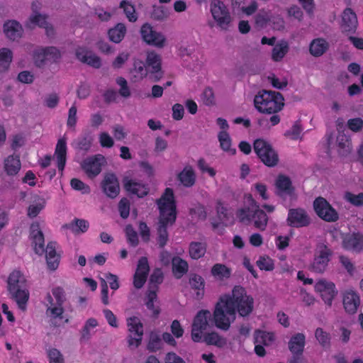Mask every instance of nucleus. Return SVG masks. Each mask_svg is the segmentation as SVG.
I'll use <instances>...</instances> for the list:
<instances>
[{
    "label": "nucleus",
    "mask_w": 363,
    "mask_h": 363,
    "mask_svg": "<svg viewBox=\"0 0 363 363\" xmlns=\"http://www.w3.org/2000/svg\"><path fill=\"white\" fill-rule=\"evenodd\" d=\"M254 309V299L247 294L241 286H235L232 295L220 296L214 307L216 327L224 331L229 330L236 318V312L241 317L249 316Z\"/></svg>",
    "instance_id": "f257e3e1"
},
{
    "label": "nucleus",
    "mask_w": 363,
    "mask_h": 363,
    "mask_svg": "<svg viewBox=\"0 0 363 363\" xmlns=\"http://www.w3.org/2000/svg\"><path fill=\"white\" fill-rule=\"evenodd\" d=\"M156 203L160 211L157 241L159 247L163 248L168 240L167 226L176 220V203L172 189L166 188Z\"/></svg>",
    "instance_id": "f03ea898"
},
{
    "label": "nucleus",
    "mask_w": 363,
    "mask_h": 363,
    "mask_svg": "<svg viewBox=\"0 0 363 363\" xmlns=\"http://www.w3.org/2000/svg\"><path fill=\"white\" fill-rule=\"evenodd\" d=\"M8 290L18 307L25 311L29 299V291L25 277L19 271L12 272L8 278Z\"/></svg>",
    "instance_id": "7ed1b4c3"
},
{
    "label": "nucleus",
    "mask_w": 363,
    "mask_h": 363,
    "mask_svg": "<svg viewBox=\"0 0 363 363\" xmlns=\"http://www.w3.org/2000/svg\"><path fill=\"white\" fill-rule=\"evenodd\" d=\"M284 101V96L281 93L263 89L255 96L254 104L259 112L272 114L283 108Z\"/></svg>",
    "instance_id": "20e7f679"
},
{
    "label": "nucleus",
    "mask_w": 363,
    "mask_h": 363,
    "mask_svg": "<svg viewBox=\"0 0 363 363\" xmlns=\"http://www.w3.org/2000/svg\"><path fill=\"white\" fill-rule=\"evenodd\" d=\"M248 200L250 206L247 208H242L237 211V216L240 222L248 225L254 220L255 226L260 230H265L267 223L268 216L266 213L259 208L257 202L249 196Z\"/></svg>",
    "instance_id": "39448f33"
},
{
    "label": "nucleus",
    "mask_w": 363,
    "mask_h": 363,
    "mask_svg": "<svg viewBox=\"0 0 363 363\" xmlns=\"http://www.w3.org/2000/svg\"><path fill=\"white\" fill-rule=\"evenodd\" d=\"M45 300L46 315L52 319L62 320L65 313L63 305L67 300L64 289L61 286L53 287L51 294H47Z\"/></svg>",
    "instance_id": "423d86ee"
},
{
    "label": "nucleus",
    "mask_w": 363,
    "mask_h": 363,
    "mask_svg": "<svg viewBox=\"0 0 363 363\" xmlns=\"http://www.w3.org/2000/svg\"><path fill=\"white\" fill-rule=\"evenodd\" d=\"M216 326L214 311L213 314L208 310L199 311L194 317L192 328L191 339L195 342H200L202 340V334Z\"/></svg>",
    "instance_id": "0eeeda50"
},
{
    "label": "nucleus",
    "mask_w": 363,
    "mask_h": 363,
    "mask_svg": "<svg viewBox=\"0 0 363 363\" xmlns=\"http://www.w3.org/2000/svg\"><path fill=\"white\" fill-rule=\"evenodd\" d=\"M164 280V274L161 269L156 268L153 270L149 279L148 290L147 293V308L152 311V315L157 318L160 313V309L158 306H155L154 302L157 298V291L159 285L162 283Z\"/></svg>",
    "instance_id": "6e6552de"
},
{
    "label": "nucleus",
    "mask_w": 363,
    "mask_h": 363,
    "mask_svg": "<svg viewBox=\"0 0 363 363\" xmlns=\"http://www.w3.org/2000/svg\"><path fill=\"white\" fill-rule=\"evenodd\" d=\"M255 152L260 160L267 167H275L279 162V156L267 141L259 138L254 141Z\"/></svg>",
    "instance_id": "1a4fd4ad"
},
{
    "label": "nucleus",
    "mask_w": 363,
    "mask_h": 363,
    "mask_svg": "<svg viewBox=\"0 0 363 363\" xmlns=\"http://www.w3.org/2000/svg\"><path fill=\"white\" fill-rule=\"evenodd\" d=\"M210 11L217 26L222 30H227L230 26L232 18L225 4L220 0H212Z\"/></svg>",
    "instance_id": "9d476101"
},
{
    "label": "nucleus",
    "mask_w": 363,
    "mask_h": 363,
    "mask_svg": "<svg viewBox=\"0 0 363 363\" xmlns=\"http://www.w3.org/2000/svg\"><path fill=\"white\" fill-rule=\"evenodd\" d=\"M333 254L332 250L326 245L319 244L313 261L308 269L315 273L323 274L326 270Z\"/></svg>",
    "instance_id": "9b49d317"
},
{
    "label": "nucleus",
    "mask_w": 363,
    "mask_h": 363,
    "mask_svg": "<svg viewBox=\"0 0 363 363\" xmlns=\"http://www.w3.org/2000/svg\"><path fill=\"white\" fill-rule=\"evenodd\" d=\"M313 206L315 213L322 220L333 223L339 219L338 213L325 198L321 196L316 198Z\"/></svg>",
    "instance_id": "f8f14e48"
},
{
    "label": "nucleus",
    "mask_w": 363,
    "mask_h": 363,
    "mask_svg": "<svg viewBox=\"0 0 363 363\" xmlns=\"http://www.w3.org/2000/svg\"><path fill=\"white\" fill-rule=\"evenodd\" d=\"M274 194L283 201L296 199L295 188L292 185L291 179L283 174L279 175L275 181Z\"/></svg>",
    "instance_id": "ddd939ff"
},
{
    "label": "nucleus",
    "mask_w": 363,
    "mask_h": 363,
    "mask_svg": "<svg viewBox=\"0 0 363 363\" xmlns=\"http://www.w3.org/2000/svg\"><path fill=\"white\" fill-rule=\"evenodd\" d=\"M146 64L150 79L154 82H158L163 77L160 55L154 51L149 52L147 55Z\"/></svg>",
    "instance_id": "4468645a"
},
{
    "label": "nucleus",
    "mask_w": 363,
    "mask_h": 363,
    "mask_svg": "<svg viewBox=\"0 0 363 363\" xmlns=\"http://www.w3.org/2000/svg\"><path fill=\"white\" fill-rule=\"evenodd\" d=\"M287 225L293 228H303L308 226L311 218L307 212L301 208H290L286 219Z\"/></svg>",
    "instance_id": "2eb2a0df"
},
{
    "label": "nucleus",
    "mask_w": 363,
    "mask_h": 363,
    "mask_svg": "<svg viewBox=\"0 0 363 363\" xmlns=\"http://www.w3.org/2000/svg\"><path fill=\"white\" fill-rule=\"evenodd\" d=\"M186 288L194 291L192 297L194 300L201 301L205 295V280L199 274L196 273H189L187 274V281Z\"/></svg>",
    "instance_id": "dca6fc26"
},
{
    "label": "nucleus",
    "mask_w": 363,
    "mask_h": 363,
    "mask_svg": "<svg viewBox=\"0 0 363 363\" xmlns=\"http://www.w3.org/2000/svg\"><path fill=\"white\" fill-rule=\"evenodd\" d=\"M142 39L148 45L158 48L164 45L165 38L162 34L155 31L149 23H145L140 28Z\"/></svg>",
    "instance_id": "f3484780"
},
{
    "label": "nucleus",
    "mask_w": 363,
    "mask_h": 363,
    "mask_svg": "<svg viewBox=\"0 0 363 363\" xmlns=\"http://www.w3.org/2000/svg\"><path fill=\"white\" fill-rule=\"evenodd\" d=\"M30 237L35 252L42 255L45 252V238L38 222L31 224Z\"/></svg>",
    "instance_id": "a211bd4d"
},
{
    "label": "nucleus",
    "mask_w": 363,
    "mask_h": 363,
    "mask_svg": "<svg viewBox=\"0 0 363 363\" xmlns=\"http://www.w3.org/2000/svg\"><path fill=\"white\" fill-rule=\"evenodd\" d=\"M104 157L101 155L85 159L82 163V168L89 178H94L101 172V162Z\"/></svg>",
    "instance_id": "6ab92c4d"
},
{
    "label": "nucleus",
    "mask_w": 363,
    "mask_h": 363,
    "mask_svg": "<svg viewBox=\"0 0 363 363\" xmlns=\"http://www.w3.org/2000/svg\"><path fill=\"white\" fill-rule=\"evenodd\" d=\"M358 25L357 17L350 8H346L342 13L341 29L342 32L353 34L356 32Z\"/></svg>",
    "instance_id": "aec40b11"
},
{
    "label": "nucleus",
    "mask_w": 363,
    "mask_h": 363,
    "mask_svg": "<svg viewBox=\"0 0 363 363\" xmlns=\"http://www.w3.org/2000/svg\"><path fill=\"white\" fill-rule=\"evenodd\" d=\"M335 288V286L333 282H328L325 280H320L315 285V291L320 293L323 300L328 306H331L332 301L337 293Z\"/></svg>",
    "instance_id": "412c9836"
},
{
    "label": "nucleus",
    "mask_w": 363,
    "mask_h": 363,
    "mask_svg": "<svg viewBox=\"0 0 363 363\" xmlns=\"http://www.w3.org/2000/svg\"><path fill=\"white\" fill-rule=\"evenodd\" d=\"M101 187L104 194L109 198H116L120 192L119 182L114 174H106L101 182Z\"/></svg>",
    "instance_id": "4be33fe9"
},
{
    "label": "nucleus",
    "mask_w": 363,
    "mask_h": 363,
    "mask_svg": "<svg viewBox=\"0 0 363 363\" xmlns=\"http://www.w3.org/2000/svg\"><path fill=\"white\" fill-rule=\"evenodd\" d=\"M76 57L80 62L94 68L98 69L101 66L100 57L84 48L80 47L76 50Z\"/></svg>",
    "instance_id": "5701e85b"
},
{
    "label": "nucleus",
    "mask_w": 363,
    "mask_h": 363,
    "mask_svg": "<svg viewBox=\"0 0 363 363\" xmlns=\"http://www.w3.org/2000/svg\"><path fill=\"white\" fill-rule=\"evenodd\" d=\"M345 249L360 252L363 250V235L359 233L347 234L342 240Z\"/></svg>",
    "instance_id": "b1692460"
},
{
    "label": "nucleus",
    "mask_w": 363,
    "mask_h": 363,
    "mask_svg": "<svg viewBox=\"0 0 363 363\" xmlns=\"http://www.w3.org/2000/svg\"><path fill=\"white\" fill-rule=\"evenodd\" d=\"M172 259V272L177 279L182 278V257H174L172 258L171 254L163 250L161 252L160 255V260L161 263L164 265H169L170 260Z\"/></svg>",
    "instance_id": "393cba45"
},
{
    "label": "nucleus",
    "mask_w": 363,
    "mask_h": 363,
    "mask_svg": "<svg viewBox=\"0 0 363 363\" xmlns=\"http://www.w3.org/2000/svg\"><path fill=\"white\" fill-rule=\"evenodd\" d=\"M67 142L65 138H60L57 143L54 157L57 161L58 170L62 173L67 161Z\"/></svg>",
    "instance_id": "a878e982"
},
{
    "label": "nucleus",
    "mask_w": 363,
    "mask_h": 363,
    "mask_svg": "<svg viewBox=\"0 0 363 363\" xmlns=\"http://www.w3.org/2000/svg\"><path fill=\"white\" fill-rule=\"evenodd\" d=\"M57 245L56 242L51 241L45 248L47 264L50 270H55L59 266L60 256L56 252Z\"/></svg>",
    "instance_id": "bb28decb"
},
{
    "label": "nucleus",
    "mask_w": 363,
    "mask_h": 363,
    "mask_svg": "<svg viewBox=\"0 0 363 363\" xmlns=\"http://www.w3.org/2000/svg\"><path fill=\"white\" fill-rule=\"evenodd\" d=\"M32 26H38L45 28L48 37L52 36L55 33L53 27L47 21L46 16L41 15L40 13L33 14L30 16L26 26L32 28Z\"/></svg>",
    "instance_id": "cd10ccee"
},
{
    "label": "nucleus",
    "mask_w": 363,
    "mask_h": 363,
    "mask_svg": "<svg viewBox=\"0 0 363 363\" xmlns=\"http://www.w3.org/2000/svg\"><path fill=\"white\" fill-rule=\"evenodd\" d=\"M306 344V337L303 333H298L293 335L289 341V350L293 354L299 357L302 355Z\"/></svg>",
    "instance_id": "c85d7f7f"
},
{
    "label": "nucleus",
    "mask_w": 363,
    "mask_h": 363,
    "mask_svg": "<svg viewBox=\"0 0 363 363\" xmlns=\"http://www.w3.org/2000/svg\"><path fill=\"white\" fill-rule=\"evenodd\" d=\"M4 31L9 39L16 40L21 37L23 28L18 21L11 20L6 21L4 24Z\"/></svg>",
    "instance_id": "c756f323"
},
{
    "label": "nucleus",
    "mask_w": 363,
    "mask_h": 363,
    "mask_svg": "<svg viewBox=\"0 0 363 363\" xmlns=\"http://www.w3.org/2000/svg\"><path fill=\"white\" fill-rule=\"evenodd\" d=\"M360 304L359 296L354 291H347L343 297L344 308L350 314H354L357 312V308Z\"/></svg>",
    "instance_id": "7c9ffc66"
},
{
    "label": "nucleus",
    "mask_w": 363,
    "mask_h": 363,
    "mask_svg": "<svg viewBox=\"0 0 363 363\" xmlns=\"http://www.w3.org/2000/svg\"><path fill=\"white\" fill-rule=\"evenodd\" d=\"M124 186L127 191L137 195L139 198H143L149 193V188L147 184L136 182L132 179L126 181Z\"/></svg>",
    "instance_id": "2f4dec72"
},
{
    "label": "nucleus",
    "mask_w": 363,
    "mask_h": 363,
    "mask_svg": "<svg viewBox=\"0 0 363 363\" xmlns=\"http://www.w3.org/2000/svg\"><path fill=\"white\" fill-rule=\"evenodd\" d=\"M89 227V222L84 219L74 218L72 222L62 226L63 230H69L74 234L86 233Z\"/></svg>",
    "instance_id": "473e14b6"
},
{
    "label": "nucleus",
    "mask_w": 363,
    "mask_h": 363,
    "mask_svg": "<svg viewBox=\"0 0 363 363\" xmlns=\"http://www.w3.org/2000/svg\"><path fill=\"white\" fill-rule=\"evenodd\" d=\"M4 170L7 175L15 176L16 175L21 168V162L18 155H10L4 160Z\"/></svg>",
    "instance_id": "72a5a7b5"
},
{
    "label": "nucleus",
    "mask_w": 363,
    "mask_h": 363,
    "mask_svg": "<svg viewBox=\"0 0 363 363\" xmlns=\"http://www.w3.org/2000/svg\"><path fill=\"white\" fill-rule=\"evenodd\" d=\"M201 342H205L207 345H215L220 348L224 347L227 343L225 338L214 331L203 333Z\"/></svg>",
    "instance_id": "f704fd0d"
},
{
    "label": "nucleus",
    "mask_w": 363,
    "mask_h": 363,
    "mask_svg": "<svg viewBox=\"0 0 363 363\" xmlns=\"http://www.w3.org/2000/svg\"><path fill=\"white\" fill-rule=\"evenodd\" d=\"M337 152L340 157H347L352 151L351 140L344 134H340L336 140Z\"/></svg>",
    "instance_id": "c9c22d12"
},
{
    "label": "nucleus",
    "mask_w": 363,
    "mask_h": 363,
    "mask_svg": "<svg viewBox=\"0 0 363 363\" xmlns=\"http://www.w3.org/2000/svg\"><path fill=\"white\" fill-rule=\"evenodd\" d=\"M216 212L218 219L224 226H228L234 223L235 218L233 214L228 212L227 208L224 207L220 201L217 203Z\"/></svg>",
    "instance_id": "e433bc0d"
},
{
    "label": "nucleus",
    "mask_w": 363,
    "mask_h": 363,
    "mask_svg": "<svg viewBox=\"0 0 363 363\" xmlns=\"http://www.w3.org/2000/svg\"><path fill=\"white\" fill-rule=\"evenodd\" d=\"M126 33V27L122 23H117L113 28L108 31V38L111 41L115 43H121Z\"/></svg>",
    "instance_id": "4c0bfd02"
},
{
    "label": "nucleus",
    "mask_w": 363,
    "mask_h": 363,
    "mask_svg": "<svg viewBox=\"0 0 363 363\" xmlns=\"http://www.w3.org/2000/svg\"><path fill=\"white\" fill-rule=\"evenodd\" d=\"M328 48V44L325 40L318 38L311 43L309 50L313 56L320 57L325 52Z\"/></svg>",
    "instance_id": "58836bf2"
},
{
    "label": "nucleus",
    "mask_w": 363,
    "mask_h": 363,
    "mask_svg": "<svg viewBox=\"0 0 363 363\" xmlns=\"http://www.w3.org/2000/svg\"><path fill=\"white\" fill-rule=\"evenodd\" d=\"M289 49V43L286 40H281L277 45H274L272 52V58L275 62H279L286 55Z\"/></svg>",
    "instance_id": "ea45409f"
},
{
    "label": "nucleus",
    "mask_w": 363,
    "mask_h": 363,
    "mask_svg": "<svg viewBox=\"0 0 363 363\" xmlns=\"http://www.w3.org/2000/svg\"><path fill=\"white\" fill-rule=\"evenodd\" d=\"M315 337L323 348L325 350L330 348L331 335L329 333L321 328H318L315 331Z\"/></svg>",
    "instance_id": "a19ab883"
},
{
    "label": "nucleus",
    "mask_w": 363,
    "mask_h": 363,
    "mask_svg": "<svg viewBox=\"0 0 363 363\" xmlns=\"http://www.w3.org/2000/svg\"><path fill=\"white\" fill-rule=\"evenodd\" d=\"M218 140L220 142V146L221 149L228 152L231 155H235L236 152V150L235 148H231V138L230 135L225 130L220 131L218 135Z\"/></svg>",
    "instance_id": "79ce46f5"
},
{
    "label": "nucleus",
    "mask_w": 363,
    "mask_h": 363,
    "mask_svg": "<svg viewBox=\"0 0 363 363\" xmlns=\"http://www.w3.org/2000/svg\"><path fill=\"white\" fill-rule=\"evenodd\" d=\"M13 53L9 48L0 49V72L7 70L12 62Z\"/></svg>",
    "instance_id": "37998d69"
},
{
    "label": "nucleus",
    "mask_w": 363,
    "mask_h": 363,
    "mask_svg": "<svg viewBox=\"0 0 363 363\" xmlns=\"http://www.w3.org/2000/svg\"><path fill=\"white\" fill-rule=\"evenodd\" d=\"M196 181V175L191 166H186L183 168V186L191 187Z\"/></svg>",
    "instance_id": "c03bdc74"
},
{
    "label": "nucleus",
    "mask_w": 363,
    "mask_h": 363,
    "mask_svg": "<svg viewBox=\"0 0 363 363\" xmlns=\"http://www.w3.org/2000/svg\"><path fill=\"white\" fill-rule=\"evenodd\" d=\"M206 245L199 242H192L189 245V255L192 259H197L205 255Z\"/></svg>",
    "instance_id": "a18cd8bd"
},
{
    "label": "nucleus",
    "mask_w": 363,
    "mask_h": 363,
    "mask_svg": "<svg viewBox=\"0 0 363 363\" xmlns=\"http://www.w3.org/2000/svg\"><path fill=\"white\" fill-rule=\"evenodd\" d=\"M127 325L130 334L143 335V325L138 317L133 316L128 318Z\"/></svg>",
    "instance_id": "49530a36"
},
{
    "label": "nucleus",
    "mask_w": 363,
    "mask_h": 363,
    "mask_svg": "<svg viewBox=\"0 0 363 363\" xmlns=\"http://www.w3.org/2000/svg\"><path fill=\"white\" fill-rule=\"evenodd\" d=\"M120 7L123 9L124 13L130 22H135L138 19L135 13V9L133 5L127 1H122L120 4Z\"/></svg>",
    "instance_id": "de8ad7c7"
},
{
    "label": "nucleus",
    "mask_w": 363,
    "mask_h": 363,
    "mask_svg": "<svg viewBox=\"0 0 363 363\" xmlns=\"http://www.w3.org/2000/svg\"><path fill=\"white\" fill-rule=\"evenodd\" d=\"M211 274L213 276H218L220 279L229 278L231 274V270L223 264H216L211 269Z\"/></svg>",
    "instance_id": "09e8293b"
},
{
    "label": "nucleus",
    "mask_w": 363,
    "mask_h": 363,
    "mask_svg": "<svg viewBox=\"0 0 363 363\" xmlns=\"http://www.w3.org/2000/svg\"><path fill=\"white\" fill-rule=\"evenodd\" d=\"M47 55L46 48L38 49L34 52L33 60L37 67H42L46 64Z\"/></svg>",
    "instance_id": "8fccbe9b"
},
{
    "label": "nucleus",
    "mask_w": 363,
    "mask_h": 363,
    "mask_svg": "<svg viewBox=\"0 0 363 363\" xmlns=\"http://www.w3.org/2000/svg\"><path fill=\"white\" fill-rule=\"evenodd\" d=\"M201 100L204 105L212 106L216 104V99L213 89L208 86L204 89L201 94Z\"/></svg>",
    "instance_id": "3c124183"
},
{
    "label": "nucleus",
    "mask_w": 363,
    "mask_h": 363,
    "mask_svg": "<svg viewBox=\"0 0 363 363\" xmlns=\"http://www.w3.org/2000/svg\"><path fill=\"white\" fill-rule=\"evenodd\" d=\"M189 214L192 218L206 220L207 213L203 205L199 203L189 209Z\"/></svg>",
    "instance_id": "603ef678"
},
{
    "label": "nucleus",
    "mask_w": 363,
    "mask_h": 363,
    "mask_svg": "<svg viewBox=\"0 0 363 363\" xmlns=\"http://www.w3.org/2000/svg\"><path fill=\"white\" fill-rule=\"evenodd\" d=\"M127 240L132 247H136L138 243V236L137 232L131 225H128L125 229Z\"/></svg>",
    "instance_id": "864d4df0"
},
{
    "label": "nucleus",
    "mask_w": 363,
    "mask_h": 363,
    "mask_svg": "<svg viewBox=\"0 0 363 363\" xmlns=\"http://www.w3.org/2000/svg\"><path fill=\"white\" fill-rule=\"evenodd\" d=\"M257 265L261 270L272 271L274 268V262L269 257H260L257 261Z\"/></svg>",
    "instance_id": "5fc2aeb1"
},
{
    "label": "nucleus",
    "mask_w": 363,
    "mask_h": 363,
    "mask_svg": "<svg viewBox=\"0 0 363 363\" xmlns=\"http://www.w3.org/2000/svg\"><path fill=\"white\" fill-rule=\"evenodd\" d=\"M118 211L122 218L125 219L130 214V201L127 198H122L118 203Z\"/></svg>",
    "instance_id": "6e6d98bb"
},
{
    "label": "nucleus",
    "mask_w": 363,
    "mask_h": 363,
    "mask_svg": "<svg viewBox=\"0 0 363 363\" xmlns=\"http://www.w3.org/2000/svg\"><path fill=\"white\" fill-rule=\"evenodd\" d=\"M344 198L346 201L351 203L356 206H361L363 205V193H359L357 195L350 192H346Z\"/></svg>",
    "instance_id": "4d7b16f0"
},
{
    "label": "nucleus",
    "mask_w": 363,
    "mask_h": 363,
    "mask_svg": "<svg viewBox=\"0 0 363 363\" xmlns=\"http://www.w3.org/2000/svg\"><path fill=\"white\" fill-rule=\"evenodd\" d=\"M162 339L158 335L151 334L147 349L151 352H156L162 347Z\"/></svg>",
    "instance_id": "13d9d810"
},
{
    "label": "nucleus",
    "mask_w": 363,
    "mask_h": 363,
    "mask_svg": "<svg viewBox=\"0 0 363 363\" xmlns=\"http://www.w3.org/2000/svg\"><path fill=\"white\" fill-rule=\"evenodd\" d=\"M70 185L73 189L82 191L83 194H89L90 192L89 186L79 179H72L70 181Z\"/></svg>",
    "instance_id": "bf43d9fd"
},
{
    "label": "nucleus",
    "mask_w": 363,
    "mask_h": 363,
    "mask_svg": "<svg viewBox=\"0 0 363 363\" xmlns=\"http://www.w3.org/2000/svg\"><path fill=\"white\" fill-rule=\"evenodd\" d=\"M135 272H139V274H145V276L147 277L150 272V267L146 257H142L139 259Z\"/></svg>",
    "instance_id": "052dcab7"
},
{
    "label": "nucleus",
    "mask_w": 363,
    "mask_h": 363,
    "mask_svg": "<svg viewBox=\"0 0 363 363\" xmlns=\"http://www.w3.org/2000/svg\"><path fill=\"white\" fill-rule=\"evenodd\" d=\"M47 60L50 62H57L61 57L60 50L55 47H47Z\"/></svg>",
    "instance_id": "680f3d73"
},
{
    "label": "nucleus",
    "mask_w": 363,
    "mask_h": 363,
    "mask_svg": "<svg viewBox=\"0 0 363 363\" xmlns=\"http://www.w3.org/2000/svg\"><path fill=\"white\" fill-rule=\"evenodd\" d=\"M133 67L135 72L141 77H145L147 74H149L148 69L147 67H145V63L140 60H135L133 63Z\"/></svg>",
    "instance_id": "e2e57ef3"
},
{
    "label": "nucleus",
    "mask_w": 363,
    "mask_h": 363,
    "mask_svg": "<svg viewBox=\"0 0 363 363\" xmlns=\"http://www.w3.org/2000/svg\"><path fill=\"white\" fill-rule=\"evenodd\" d=\"M48 356L50 363H64V359L62 354L55 348L50 349L48 351Z\"/></svg>",
    "instance_id": "0e129e2a"
},
{
    "label": "nucleus",
    "mask_w": 363,
    "mask_h": 363,
    "mask_svg": "<svg viewBox=\"0 0 363 363\" xmlns=\"http://www.w3.org/2000/svg\"><path fill=\"white\" fill-rule=\"evenodd\" d=\"M168 16L167 9L163 6H154L153 11L152 13V16L153 18L156 20H163L167 18Z\"/></svg>",
    "instance_id": "69168bd1"
},
{
    "label": "nucleus",
    "mask_w": 363,
    "mask_h": 363,
    "mask_svg": "<svg viewBox=\"0 0 363 363\" xmlns=\"http://www.w3.org/2000/svg\"><path fill=\"white\" fill-rule=\"evenodd\" d=\"M301 131L302 128L300 122L298 121L294 123L291 130L286 132L285 135L290 136L293 140H296L299 138Z\"/></svg>",
    "instance_id": "338daca9"
},
{
    "label": "nucleus",
    "mask_w": 363,
    "mask_h": 363,
    "mask_svg": "<svg viewBox=\"0 0 363 363\" xmlns=\"http://www.w3.org/2000/svg\"><path fill=\"white\" fill-rule=\"evenodd\" d=\"M347 126L351 130L358 132L363 128V120L361 118L350 119L347 121Z\"/></svg>",
    "instance_id": "774afa93"
}]
</instances>
